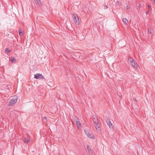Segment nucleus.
Returning a JSON list of instances; mask_svg holds the SVG:
<instances>
[{"label": "nucleus", "instance_id": "nucleus-27", "mask_svg": "<svg viewBox=\"0 0 155 155\" xmlns=\"http://www.w3.org/2000/svg\"><path fill=\"white\" fill-rule=\"evenodd\" d=\"M135 101H137V100H136V99H135Z\"/></svg>", "mask_w": 155, "mask_h": 155}, {"label": "nucleus", "instance_id": "nucleus-22", "mask_svg": "<svg viewBox=\"0 0 155 155\" xmlns=\"http://www.w3.org/2000/svg\"><path fill=\"white\" fill-rule=\"evenodd\" d=\"M151 1L153 2L154 4H155V0H151Z\"/></svg>", "mask_w": 155, "mask_h": 155}, {"label": "nucleus", "instance_id": "nucleus-9", "mask_svg": "<svg viewBox=\"0 0 155 155\" xmlns=\"http://www.w3.org/2000/svg\"><path fill=\"white\" fill-rule=\"evenodd\" d=\"M30 138L28 137H25L24 140V142L25 143H28L30 141Z\"/></svg>", "mask_w": 155, "mask_h": 155}, {"label": "nucleus", "instance_id": "nucleus-12", "mask_svg": "<svg viewBox=\"0 0 155 155\" xmlns=\"http://www.w3.org/2000/svg\"><path fill=\"white\" fill-rule=\"evenodd\" d=\"M36 4L38 5H40L41 2L39 0H34Z\"/></svg>", "mask_w": 155, "mask_h": 155}, {"label": "nucleus", "instance_id": "nucleus-26", "mask_svg": "<svg viewBox=\"0 0 155 155\" xmlns=\"http://www.w3.org/2000/svg\"><path fill=\"white\" fill-rule=\"evenodd\" d=\"M44 118L45 119H46V117L45 116L44 117Z\"/></svg>", "mask_w": 155, "mask_h": 155}, {"label": "nucleus", "instance_id": "nucleus-13", "mask_svg": "<svg viewBox=\"0 0 155 155\" xmlns=\"http://www.w3.org/2000/svg\"><path fill=\"white\" fill-rule=\"evenodd\" d=\"M87 148L88 150V152L90 153L92 151L89 145H87Z\"/></svg>", "mask_w": 155, "mask_h": 155}, {"label": "nucleus", "instance_id": "nucleus-17", "mask_svg": "<svg viewBox=\"0 0 155 155\" xmlns=\"http://www.w3.org/2000/svg\"><path fill=\"white\" fill-rule=\"evenodd\" d=\"M116 4L120 6L121 4V3L120 2L117 1Z\"/></svg>", "mask_w": 155, "mask_h": 155}, {"label": "nucleus", "instance_id": "nucleus-24", "mask_svg": "<svg viewBox=\"0 0 155 155\" xmlns=\"http://www.w3.org/2000/svg\"><path fill=\"white\" fill-rule=\"evenodd\" d=\"M127 9H129L130 8V7L128 6L127 5Z\"/></svg>", "mask_w": 155, "mask_h": 155}, {"label": "nucleus", "instance_id": "nucleus-20", "mask_svg": "<svg viewBox=\"0 0 155 155\" xmlns=\"http://www.w3.org/2000/svg\"><path fill=\"white\" fill-rule=\"evenodd\" d=\"M75 120L76 122L77 121H79V119L77 117H75Z\"/></svg>", "mask_w": 155, "mask_h": 155}, {"label": "nucleus", "instance_id": "nucleus-4", "mask_svg": "<svg viewBox=\"0 0 155 155\" xmlns=\"http://www.w3.org/2000/svg\"><path fill=\"white\" fill-rule=\"evenodd\" d=\"M74 18V21L76 24L77 22L78 25H79L78 21H79V18L76 14L73 15L72 16Z\"/></svg>", "mask_w": 155, "mask_h": 155}, {"label": "nucleus", "instance_id": "nucleus-6", "mask_svg": "<svg viewBox=\"0 0 155 155\" xmlns=\"http://www.w3.org/2000/svg\"><path fill=\"white\" fill-rule=\"evenodd\" d=\"M93 122L94 124H98L99 122L98 120L97 117L96 116H94L93 117Z\"/></svg>", "mask_w": 155, "mask_h": 155}, {"label": "nucleus", "instance_id": "nucleus-5", "mask_svg": "<svg viewBox=\"0 0 155 155\" xmlns=\"http://www.w3.org/2000/svg\"><path fill=\"white\" fill-rule=\"evenodd\" d=\"M84 131L85 133L86 134L87 136L89 137V138H91V139H94L95 138V137L94 135L92 134H90L89 133H88L87 132L86 130H84Z\"/></svg>", "mask_w": 155, "mask_h": 155}, {"label": "nucleus", "instance_id": "nucleus-2", "mask_svg": "<svg viewBox=\"0 0 155 155\" xmlns=\"http://www.w3.org/2000/svg\"><path fill=\"white\" fill-rule=\"evenodd\" d=\"M34 78L36 79H44V77L42 74L38 73L34 75Z\"/></svg>", "mask_w": 155, "mask_h": 155}, {"label": "nucleus", "instance_id": "nucleus-23", "mask_svg": "<svg viewBox=\"0 0 155 155\" xmlns=\"http://www.w3.org/2000/svg\"><path fill=\"white\" fill-rule=\"evenodd\" d=\"M150 11V10H149L147 12H146V14H148V12H149Z\"/></svg>", "mask_w": 155, "mask_h": 155}, {"label": "nucleus", "instance_id": "nucleus-7", "mask_svg": "<svg viewBox=\"0 0 155 155\" xmlns=\"http://www.w3.org/2000/svg\"><path fill=\"white\" fill-rule=\"evenodd\" d=\"M96 126L95 127H96V129L98 133H100L101 132V129L100 128V124H99V123H98V124H96Z\"/></svg>", "mask_w": 155, "mask_h": 155}, {"label": "nucleus", "instance_id": "nucleus-19", "mask_svg": "<svg viewBox=\"0 0 155 155\" xmlns=\"http://www.w3.org/2000/svg\"><path fill=\"white\" fill-rule=\"evenodd\" d=\"M19 35H21V34H23V33H22V31L21 30H19Z\"/></svg>", "mask_w": 155, "mask_h": 155}, {"label": "nucleus", "instance_id": "nucleus-25", "mask_svg": "<svg viewBox=\"0 0 155 155\" xmlns=\"http://www.w3.org/2000/svg\"><path fill=\"white\" fill-rule=\"evenodd\" d=\"M147 6L149 8H151V6L150 5H148Z\"/></svg>", "mask_w": 155, "mask_h": 155}, {"label": "nucleus", "instance_id": "nucleus-11", "mask_svg": "<svg viewBox=\"0 0 155 155\" xmlns=\"http://www.w3.org/2000/svg\"><path fill=\"white\" fill-rule=\"evenodd\" d=\"M123 21L124 24H125L127 25V24L128 23V20L126 19V18H124L123 19Z\"/></svg>", "mask_w": 155, "mask_h": 155}, {"label": "nucleus", "instance_id": "nucleus-16", "mask_svg": "<svg viewBox=\"0 0 155 155\" xmlns=\"http://www.w3.org/2000/svg\"><path fill=\"white\" fill-rule=\"evenodd\" d=\"M15 60V58L14 57L11 59V61L12 63H13L14 61Z\"/></svg>", "mask_w": 155, "mask_h": 155}, {"label": "nucleus", "instance_id": "nucleus-28", "mask_svg": "<svg viewBox=\"0 0 155 155\" xmlns=\"http://www.w3.org/2000/svg\"><path fill=\"white\" fill-rule=\"evenodd\" d=\"M114 2H115V0H114Z\"/></svg>", "mask_w": 155, "mask_h": 155}, {"label": "nucleus", "instance_id": "nucleus-8", "mask_svg": "<svg viewBox=\"0 0 155 155\" xmlns=\"http://www.w3.org/2000/svg\"><path fill=\"white\" fill-rule=\"evenodd\" d=\"M131 65L134 68H137V64L136 62L134 61L132 62V63H130Z\"/></svg>", "mask_w": 155, "mask_h": 155}, {"label": "nucleus", "instance_id": "nucleus-1", "mask_svg": "<svg viewBox=\"0 0 155 155\" xmlns=\"http://www.w3.org/2000/svg\"><path fill=\"white\" fill-rule=\"evenodd\" d=\"M18 100V97L17 96H14L13 98L12 99L9 103L8 106H11L13 104H14L16 103Z\"/></svg>", "mask_w": 155, "mask_h": 155}, {"label": "nucleus", "instance_id": "nucleus-21", "mask_svg": "<svg viewBox=\"0 0 155 155\" xmlns=\"http://www.w3.org/2000/svg\"><path fill=\"white\" fill-rule=\"evenodd\" d=\"M108 8V7L107 6H105L104 7V8L105 9H106L107 8Z\"/></svg>", "mask_w": 155, "mask_h": 155}, {"label": "nucleus", "instance_id": "nucleus-3", "mask_svg": "<svg viewBox=\"0 0 155 155\" xmlns=\"http://www.w3.org/2000/svg\"><path fill=\"white\" fill-rule=\"evenodd\" d=\"M106 122L110 128H113V124L111 123L110 120L108 117L106 119Z\"/></svg>", "mask_w": 155, "mask_h": 155}, {"label": "nucleus", "instance_id": "nucleus-14", "mask_svg": "<svg viewBox=\"0 0 155 155\" xmlns=\"http://www.w3.org/2000/svg\"><path fill=\"white\" fill-rule=\"evenodd\" d=\"M128 60L130 62V63H132V62L134 61L133 58H130Z\"/></svg>", "mask_w": 155, "mask_h": 155}, {"label": "nucleus", "instance_id": "nucleus-15", "mask_svg": "<svg viewBox=\"0 0 155 155\" xmlns=\"http://www.w3.org/2000/svg\"><path fill=\"white\" fill-rule=\"evenodd\" d=\"M5 51L8 53L10 52V50L8 48H6L5 49Z\"/></svg>", "mask_w": 155, "mask_h": 155}, {"label": "nucleus", "instance_id": "nucleus-18", "mask_svg": "<svg viewBox=\"0 0 155 155\" xmlns=\"http://www.w3.org/2000/svg\"><path fill=\"white\" fill-rule=\"evenodd\" d=\"M148 32L150 34H151L152 32L151 30L150 29H149V28H148Z\"/></svg>", "mask_w": 155, "mask_h": 155}, {"label": "nucleus", "instance_id": "nucleus-10", "mask_svg": "<svg viewBox=\"0 0 155 155\" xmlns=\"http://www.w3.org/2000/svg\"><path fill=\"white\" fill-rule=\"evenodd\" d=\"M76 123L78 126V129H79V127H81V123L80 122V120L79 121H77Z\"/></svg>", "mask_w": 155, "mask_h": 155}]
</instances>
